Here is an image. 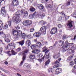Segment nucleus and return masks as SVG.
Returning a JSON list of instances; mask_svg holds the SVG:
<instances>
[{"label":"nucleus","instance_id":"1","mask_svg":"<svg viewBox=\"0 0 76 76\" xmlns=\"http://www.w3.org/2000/svg\"><path fill=\"white\" fill-rule=\"evenodd\" d=\"M20 14L19 12H17L15 13V16L13 17L12 18V20H14L15 23H19L20 22L21 20V19H20Z\"/></svg>","mask_w":76,"mask_h":76},{"label":"nucleus","instance_id":"2","mask_svg":"<svg viewBox=\"0 0 76 76\" xmlns=\"http://www.w3.org/2000/svg\"><path fill=\"white\" fill-rule=\"evenodd\" d=\"M65 44H66V45H65L62 47L63 50H62V52H65L66 51V50H69V49L70 48V46H69V45H71L73 44V43H70L68 42V41H66L65 42Z\"/></svg>","mask_w":76,"mask_h":76},{"label":"nucleus","instance_id":"3","mask_svg":"<svg viewBox=\"0 0 76 76\" xmlns=\"http://www.w3.org/2000/svg\"><path fill=\"white\" fill-rule=\"evenodd\" d=\"M29 52V50H24L22 52V54L23 56L22 59H23V61H22L20 63V66L23 63V61H25V60L26 59V53H28V52Z\"/></svg>","mask_w":76,"mask_h":76},{"label":"nucleus","instance_id":"4","mask_svg":"<svg viewBox=\"0 0 76 76\" xmlns=\"http://www.w3.org/2000/svg\"><path fill=\"white\" fill-rule=\"evenodd\" d=\"M46 29L47 28H46L45 26L42 27L40 28L39 31L41 32V34H42V35H45Z\"/></svg>","mask_w":76,"mask_h":76},{"label":"nucleus","instance_id":"5","mask_svg":"<svg viewBox=\"0 0 76 76\" xmlns=\"http://www.w3.org/2000/svg\"><path fill=\"white\" fill-rule=\"evenodd\" d=\"M23 25L27 26V25H29L32 24V22L31 21L26 20L23 22Z\"/></svg>","mask_w":76,"mask_h":76},{"label":"nucleus","instance_id":"6","mask_svg":"<svg viewBox=\"0 0 76 76\" xmlns=\"http://www.w3.org/2000/svg\"><path fill=\"white\" fill-rule=\"evenodd\" d=\"M72 22L71 20H69L67 22V23H66L67 25L68 26V28L69 29H72V28L73 27V25H72Z\"/></svg>","mask_w":76,"mask_h":76},{"label":"nucleus","instance_id":"7","mask_svg":"<svg viewBox=\"0 0 76 76\" xmlns=\"http://www.w3.org/2000/svg\"><path fill=\"white\" fill-rule=\"evenodd\" d=\"M5 7H3L1 8V12L4 17H5L6 16V11L5 10Z\"/></svg>","mask_w":76,"mask_h":76},{"label":"nucleus","instance_id":"8","mask_svg":"<svg viewBox=\"0 0 76 76\" xmlns=\"http://www.w3.org/2000/svg\"><path fill=\"white\" fill-rule=\"evenodd\" d=\"M11 48L12 49H15V43L14 42H12L9 44L7 46V48L9 47Z\"/></svg>","mask_w":76,"mask_h":76},{"label":"nucleus","instance_id":"9","mask_svg":"<svg viewBox=\"0 0 76 76\" xmlns=\"http://www.w3.org/2000/svg\"><path fill=\"white\" fill-rule=\"evenodd\" d=\"M57 32V28H53L50 31L51 34H55Z\"/></svg>","mask_w":76,"mask_h":76},{"label":"nucleus","instance_id":"10","mask_svg":"<svg viewBox=\"0 0 76 76\" xmlns=\"http://www.w3.org/2000/svg\"><path fill=\"white\" fill-rule=\"evenodd\" d=\"M45 54L46 55L45 59H48L50 57V53L49 52V50H48L45 52Z\"/></svg>","mask_w":76,"mask_h":76},{"label":"nucleus","instance_id":"11","mask_svg":"<svg viewBox=\"0 0 76 76\" xmlns=\"http://www.w3.org/2000/svg\"><path fill=\"white\" fill-rule=\"evenodd\" d=\"M10 51H8V54L9 56H11L12 55L15 56V55H16V54H17V53L13 50H12L11 51L12 54L10 53Z\"/></svg>","mask_w":76,"mask_h":76},{"label":"nucleus","instance_id":"12","mask_svg":"<svg viewBox=\"0 0 76 76\" xmlns=\"http://www.w3.org/2000/svg\"><path fill=\"white\" fill-rule=\"evenodd\" d=\"M19 2L16 0H14L12 3L13 6H17L19 4Z\"/></svg>","mask_w":76,"mask_h":76},{"label":"nucleus","instance_id":"13","mask_svg":"<svg viewBox=\"0 0 76 76\" xmlns=\"http://www.w3.org/2000/svg\"><path fill=\"white\" fill-rule=\"evenodd\" d=\"M38 7L40 10H44L45 9L44 8V7L43 6V5L41 4H39L37 6Z\"/></svg>","mask_w":76,"mask_h":76},{"label":"nucleus","instance_id":"14","mask_svg":"<svg viewBox=\"0 0 76 76\" xmlns=\"http://www.w3.org/2000/svg\"><path fill=\"white\" fill-rule=\"evenodd\" d=\"M23 67H27L28 69H31V65L28 63H26L24 64L23 65Z\"/></svg>","mask_w":76,"mask_h":76},{"label":"nucleus","instance_id":"15","mask_svg":"<svg viewBox=\"0 0 76 76\" xmlns=\"http://www.w3.org/2000/svg\"><path fill=\"white\" fill-rule=\"evenodd\" d=\"M37 15V13L36 12H35L33 14V15H30L29 16V19H33L34 18L35 16Z\"/></svg>","mask_w":76,"mask_h":76},{"label":"nucleus","instance_id":"16","mask_svg":"<svg viewBox=\"0 0 76 76\" xmlns=\"http://www.w3.org/2000/svg\"><path fill=\"white\" fill-rule=\"evenodd\" d=\"M12 34H13V35L15 36V37H17V38H18V33L17 31L13 30L12 31Z\"/></svg>","mask_w":76,"mask_h":76},{"label":"nucleus","instance_id":"17","mask_svg":"<svg viewBox=\"0 0 76 76\" xmlns=\"http://www.w3.org/2000/svg\"><path fill=\"white\" fill-rule=\"evenodd\" d=\"M41 34L39 32H36L33 35L36 37H39L41 36Z\"/></svg>","mask_w":76,"mask_h":76},{"label":"nucleus","instance_id":"18","mask_svg":"<svg viewBox=\"0 0 76 76\" xmlns=\"http://www.w3.org/2000/svg\"><path fill=\"white\" fill-rule=\"evenodd\" d=\"M61 68H58L56 69V73L57 75H58L59 74V73H60L61 72Z\"/></svg>","mask_w":76,"mask_h":76},{"label":"nucleus","instance_id":"19","mask_svg":"<svg viewBox=\"0 0 76 76\" xmlns=\"http://www.w3.org/2000/svg\"><path fill=\"white\" fill-rule=\"evenodd\" d=\"M22 35V31L18 30L17 31V38H19V37H21Z\"/></svg>","mask_w":76,"mask_h":76},{"label":"nucleus","instance_id":"20","mask_svg":"<svg viewBox=\"0 0 76 76\" xmlns=\"http://www.w3.org/2000/svg\"><path fill=\"white\" fill-rule=\"evenodd\" d=\"M41 42H37L36 45V46H37V47H38L39 49H40V48H41L40 47L41 46Z\"/></svg>","mask_w":76,"mask_h":76},{"label":"nucleus","instance_id":"21","mask_svg":"<svg viewBox=\"0 0 76 76\" xmlns=\"http://www.w3.org/2000/svg\"><path fill=\"white\" fill-rule=\"evenodd\" d=\"M76 50V48L75 47H72L71 48L70 50V52H71L72 53H73L75 52V50Z\"/></svg>","mask_w":76,"mask_h":76},{"label":"nucleus","instance_id":"22","mask_svg":"<svg viewBox=\"0 0 76 76\" xmlns=\"http://www.w3.org/2000/svg\"><path fill=\"white\" fill-rule=\"evenodd\" d=\"M28 13L27 11H25L24 12V16H23V18H26L27 17H28Z\"/></svg>","mask_w":76,"mask_h":76},{"label":"nucleus","instance_id":"23","mask_svg":"<svg viewBox=\"0 0 76 76\" xmlns=\"http://www.w3.org/2000/svg\"><path fill=\"white\" fill-rule=\"evenodd\" d=\"M29 58L31 60H33V59H34L35 58V56L33 54H31L30 55Z\"/></svg>","mask_w":76,"mask_h":76},{"label":"nucleus","instance_id":"24","mask_svg":"<svg viewBox=\"0 0 76 76\" xmlns=\"http://www.w3.org/2000/svg\"><path fill=\"white\" fill-rule=\"evenodd\" d=\"M24 42H25V40H22V41H20L19 42H18V43L20 45L22 46L24 44Z\"/></svg>","mask_w":76,"mask_h":76},{"label":"nucleus","instance_id":"25","mask_svg":"<svg viewBox=\"0 0 76 76\" xmlns=\"http://www.w3.org/2000/svg\"><path fill=\"white\" fill-rule=\"evenodd\" d=\"M3 22L2 21L0 20V30H2L3 26Z\"/></svg>","mask_w":76,"mask_h":76},{"label":"nucleus","instance_id":"26","mask_svg":"<svg viewBox=\"0 0 76 76\" xmlns=\"http://www.w3.org/2000/svg\"><path fill=\"white\" fill-rule=\"evenodd\" d=\"M60 54L58 53L56 55L54 56H53V57L55 59H57V58H58L60 57Z\"/></svg>","mask_w":76,"mask_h":76},{"label":"nucleus","instance_id":"27","mask_svg":"<svg viewBox=\"0 0 76 76\" xmlns=\"http://www.w3.org/2000/svg\"><path fill=\"white\" fill-rule=\"evenodd\" d=\"M26 45H28V46H30L31 45V42L30 40H27L26 42Z\"/></svg>","mask_w":76,"mask_h":76},{"label":"nucleus","instance_id":"28","mask_svg":"<svg viewBox=\"0 0 76 76\" xmlns=\"http://www.w3.org/2000/svg\"><path fill=\"white\" fill-rule=\"evenodd\" d=\"M21 36H22V38L24 39L25 38H28V37L26 35V34L25 33H23L21 34Z\"/></svg>","mask_w":76,"mask_h":76},{"label":"nucleus","instance_id":"29","mask_svg":"<svg viewBox=\"0 0 76 76\" xmlns=\"http://www.w3.org/2000/svg\"><path fill=\"white\" fill-rule=\"evenodd\" d=\"M30 47L32 50H34V49H35L36 48V45H31Z\"/></svg>","mask_w":76,"mask_h":76},{"label":"nucleus","instance_id":"30","mask_svg":"<svg viewBox=\"0 0 76 76\" xmlns=\"http://www.w3.org/2000/svg\"><path fill=\"white\" fill-rule=\"evenodd\" d=\"M59 43H61V45H60V46L61 47L62 46H63V45H64V41H62L61 40H60L59 41Z\"/></svg>","mask_w":76,"mask_h":76},{"label":"nucleus","instance_id":"31","mask_svg":"<svg viewBox=\"0 0 76 76\" xmlns=\"http://www.w3.org/2000/svg\"><path fill=\"white\" fill-rule=\"evenodd\" d=\"M50 63V59H49L48 61H46L45 62V66H46V65H48V64H49Z\"/></svg>","mask_w":76,"mask_h":76},{"label":"nucleus","instance_id":"32","mask_svg":"<svg viewBox=\"0 0 76 76\" xmlns=\"http://www.w3.org/2000/svg\"><path fill=\"white\" fill-rule=\"evenodd\" d=\"M35 9L34 8L32 7H31L30 8V10L31 12H34L35 11Z\"/></svg>","mask_w":76,"mask_h":76},{"label":"nucleus","instance_id":"33","mask_svg":"<svg viewBox=\"0 0 76 76\" xmlns=\"http://www.w3.org/2000/svg\"><path fill=\"white\" fill-rule=\"evenodd\" d=\"M4 39L6 42H10V39H9V38H8L7 37L5 38Z\"/></svg>","mask_w":76,"mask_h":76},{"label":"nucleus","instance_id":"34","mask_svg":"<svg viewBox=\"0 0 76 76\" xmlns=\"http://www.w3.org/2000/svg\"><path fill=\"white\" fill-rule=\"evenodd\" d=\"M61 60V58H59L58 60H56V61L55 62V63H56V64H57V63H59Z\"/></svg>","mask_w":76,"mask_h":76},{"label":"nucleus","instance_id":"35","mask_svg":"<svg viewBox=\"0 0 76 76\" xmlns=\"http://www.w3.org/2000/svg\"><path fill=\"white\" fill-rule=\"evenodd\" d=\"M39 15L41 17H44L45 16V14L43 13H39Z\"/></svg>","mask_w":76,"mask_h":76},{"label":"nucleus","instance_id":"36","mask_svg":"<svg viewBox=\"0 0 76 76\" xmlns=\"http://www.w3.org/2000/svg\"><path fill=\"white\" fill-rule=\"evenodd\" d=\"M42 50H43L42 52H45V51L47 50V49L46 48V46H45L42 48Z\"/></svg>","mask_w":76,"mask_h":76},{"label":"nucleus","instance_id":"37","mask_svg":"<svg viewBox=\"0 0 76 76\" xmlns=\"http://www.w3.org/2000/svg\"><path fill=\"white\" fill-rule=\"evenodd\" d=\"M69 1H68L66 3V6H70V1H72V0H69Z\"/></svg>","mask_w":76,"mask_h":76},{"label":"nucleus","instance_id":"38","mask_svg":"<svg viewBox=\"0 0 76 76\" xmlns=\"http://www.w3.org/2000/svg\"><path fill=\"white\" fill-rule=\"evenodd\" d=\"M75 63V62H73V61H71L69 63L70 65L71 66H73Z\"/></svg>","mask_w":76,"mask_h":76},{"label":"nucleus","instance_id":"39","mask_svg":"<svg viewBox=\"0 0 76 76\" xmlns=\"http://www.w3.org/2000/svg\"><path fill=\"white\" fill-rule=\"evenodd\" d=\"M43 56V55L42 54V53H40L37 55V57H39V58H41V57H42Z\"/></svg>","mask_w":76,"mask_h":76},{"label":"nucleus","instance_id":"40","mask_svg":"<svg viewBox=\"0 0 76 76\" xmlns=\"http://www.w3.org/2000/svg\"><path fill=\"white\" fill-rule=\"evenodd\" d=\"M8 25L10 26H11V25H12V20H10L8 21Z\"/></svg>","mask_w":76,"mask_h":76},{"label":"nucleus","instance_id":"41","mask_svg":"<svg viewBox=\"0 0 76 76\" xmlns=\"http://www.w3.org/2000/svg\"><path fill=\"white\" fill-rule=\"evenodd\" d=\"M72 56L69 57L68 58V60H69V61H72Z\"/></svg>","mask_w":76,"mask_h":76},{"label":"nucleus","instance_id":"42","mask_svg":"<svg viewBox=\"0 0 76 76\" xmlns=\"http://www.w3.org/2000/svg\"><path fill=\"white\" fill-rule=\"evenodd\" d=\"M20 51H21V48H18L17 49L16 51L18 52H19Z\"/></svg>","mask_w":76,"mask_h":76},{"label":"nucleus","instance_id":"43","mask_svg":"<svg viewBox=\"0 0 76 76\" xmlns=\"http://www.w3.org/2000/svg\"><path fill=\"white\" fill-rule=\"evenodd\" d=\"M40 23H42V25H44L45 24V22L44 21H41L40 22Z\"/></svg>","mask_w":76,"mask_h":76},{"label":"nucleus","instance_id":"44","mask_svg":"<svg viewBox=\"0 0 76 76\" xmlns=\"http://www.w3.org/2000/svg\"><path fill=\"white\" fill-rule=\"evenodd\" d=\"M48 71L49 72H50L51 73L53 72V69L52 68H49V69Z\"/></svg>","mask_w":76,"mask_h":76},{"label":"nucleus","instance_id":"45","mask_svg":"<svg viewBox=\"0 0 76 76\" xmlns=\"http://www.w3.org/2000/svg\"><path fill=\"white\" fill-rule=\"evenodd\" d=\"M15 28L16 29H20V27H19V25H18L15 27Z\"/></svg>","mask_w":76,"mask_h":76},{"label":"nucleus","instance_id":"46","mask_svg":"<svg viewBox=\"0 0 76 76\" xmlns=\"http://www.w3.org/2000/svg\"><path fill=\"white\" fill-rule=\"evenodd\" d=\"M8 28V25H6L4 26V29H7Z\"/></svg>","mask_w":76,"mask_h":76},{"label":"nucleus","instance_id":"47","mask_svg":"<svg viewBox=\"0 0 76 76\" xmlns=\"http://www.w3.org/2000/svg\"><path fill=\"white\" fill-rule=\"evenodd\" d=\"M34 31V28H31L30 29V32H33Z\"/></svg>","mask_w":76,"mask_h":76},{"label":"nucleus","instance_id":"48","mask_svg":"<svg viewBox=\"0 0 76 76\" xmlns=\"http://www.w3.org/2000/svg\"><path fill=\"white\" fill-rule=\"evenodd\" d=\"M58 67V66L57 65H56L53 66V68H54V69H56V68H57Z\"/></svg>","mask_w":76,"mask_h":76},{"label":"nucleus","instance_id":"49","mask_svg":"<svg viewBox=\"0 0 76 76\" xmlns=\"http://www.w3.org/2000/svg\"><path fill=\"white\" fill-rule=\"evenodd\" d=\"M2 35H3V38H6L7 37H6V34H4V33H3V34Z\"/></svg>","mask_w":76,"mask_h":76},{"label":"nucleus","instance_id":"50","mask_svg":"<svg viewBox=\"0 0 76 76\" xmlns=\"http://www.w3.org/2000/svg\"><path fill=\"white\" fill-rule=\"evenodd\" d=\"M32 52L33 53H34V54H38V53L36 52L35 50H34V51H32Z\"/></svg>","mask_w":76,"mask_h":76},{"label":"nucleus","instance_id":"51","mask_svg":"<svg viewBox=\"0 0 76 76\" xmlns=\"http://www.w3.org/2000/svg\"><path fill=\"white\" fill-rule=\"evenodd\" d=\"M62 26H62V25H61V24H59L58 25V27L59 28H62Z\"/></svg>","mask_w":76,"mask_h":76},{"label":"nucleus","instance_id":"52","mask_svg":"<svg viewBox=\"0 0 76 76\" xmlns=\"http://www.w3.org/2000/svg\"><path fill=\"white\" fill-rule=\"evenodd\" d=\"M57 66H58V67H61V65L59 64H57Z\"/></svg>","mask_w":76,"mask_h":76},{"label":"nucleus","instance_id":"53","mask_svg":"<svg viewBox=\"0 0 76 76\" xmlns=\"http://www.w3.org/2000/svg\"><path fill=\"white\" fill-rule=\"evenodd\" d=\"M3 51V49L1 48H0V54H1Z\"/></svg>","mask_w":76,"mask_h":76},{"label":"nucleus","instance_id":"54","mask_svg":"<svg viewBox=\"0 0 76 76\" xmlns=\"http://www.w3.org/2000/svg\"><path fill=\"white\" fill-rule=\"evenodd\" d=\"M24 12V10H21V14H23V13Z\"/></svg>","mask_w":76,"mask_h":76},{"label":"nucleus","instance_id":"55","mask_svg":"<svg viewBox=\"0 0 76 76\" xmlns=\"http://www.w3.org/2000/svg\"><path fill=\"white\" fill-rule=\"evenodd\" d=\"M61 14H62V15H64V16H65V14L63 13V12H62L61 13Z\"/></svg>","mask_w":76,"mask_h":76},{"label":"nucleus","instance_id":"56","mask_svg":"<svg viewBox=\"0 0 76 76\" xmlns=\"http://www.w3.org/2000/svg\"><path fill=\"white\" fill-rule=\"evenodd\" d=\"M48 7L49 8H51V4H49L48 5Z\"/></svg>","mask_w":76,"mask_h":76},{"label":"nucleus","instance_id":"57","mask_svg":"<svg viewBox=\"0 0 76 76\" xmlns=\"http://www.w3.org/2000/svg\"><path fill=\"white\" fill-rule=\"evenodd\" d=\"M5 64H8V62L7 61H5L4 62Z\"/></svg>","mask_w":76,"mask_h":76},{"label":"nucleus","instance_id":"58","mask_svg":"<svg viewBox=\"0 0 76 76\" xmlns=\"http://www.w3.org/2000/svg\"><path fill=\"white\" fill-rule=\"evenodd\" d=\"M76 36H75L74 37V38L72 39L73 40H75V39H76Z\"/></svg>","mask_w":76,"mask_h":76},{"label":"nucleus","instance_id":"59","mask_svg":"<svg viewBox=\"0 0 76 76\" xmlns=\"http://www.w3.org/2000/svg\"><path fill=\"white\" fill-rule=\"evenodd\" d=\"M34 50L35 51H36V52L37 53V52H38V51H39L38 49L35 50Z\"/></svg>","mask_w":76,"mask_h":76},{"label":"nucleus","instance_id":"60","mask_svg":"<svg viewBox=\"0 0 76 76\" xmlns=\"http://www.w3.org/2000/svg\"><path fill=\"white\" fill-rule=\"evenodd\" d=\"M63 38H66V36L65 35H64L63 36Z\"/></svg>","mask_w":76,"mask_h":76},{"label":"nucleus","instance_id":"61","mask_svg":"<svg viewBox=\"0 0 76 76\" xmlns=\"http://www.w3.org/2000/svg\"><path fill=\"white\" fill-rule=\"evenodd\" d=\"M2 34H3V32H0V35H2Z\"/></svg>","mask_w":76,"mask_h":76},{"label":"nucleus","instance_id":"62","mask_svg":"<svg viewBox=\"0 0 76 76\" xmlns=\"http://www.w3.org/2000/svg\"><path fill=\"white\" fill-rule=\"evenodd\" d=\"M3 1H4V0H0V4H1V3Z\"/></svg>","mask_w":76,"mask_h":76},{"label":"nucleus","instance_id":"63","mask_svg":"<svg viewBox=\"0 0 76 76\" xmlns=\"http://www.w3.org/2000/svg\"><path fill=\"white\" fill-rule=\"evenodd\" d=\"M17 75H18L19 76H21V75L19 74L18 73L17 74Z\"/></svg>","mask_w":76,"mask_h":76},{"label":"nucleus","instance_id":"64","mask_svg":"<svg viewBox=\"0 0 76 76\" xmlns=\"http://www.w3.org/2000/svg\"><path fill=\"white\" fill-rule=\"evenodd\" d=\"M74 69H76V65H75L74 66Z\"/></svg>","mask_w":76,"mask_h":76}]
</instances>
